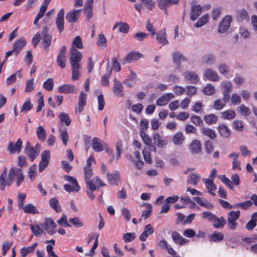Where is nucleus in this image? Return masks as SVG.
<instances>
[{"label":"nucleus","mask_w":257,"mask_h":257,"mask_svg":"<svg viewBox=\"0 0 257 257\" xmlns=\"http://www.w3.org/2000/svg\"><path fill=\"white\" fill-rule=\"evenodd\" d=\"M43 87L48 91H51L54 87V83L52 78H48L43 84Z\"/></svg>","instance_id":"338daca9"},{"label":"nucleus","mask_w":257,"mask_h":257,"mask_svg":"<svg viewBox=\"0 0 257 257\" xmlns=\"http://www.w3.org/2000/svg\"><path fill=\"white\" fill-rule=\"evenodd\" d=\"M226 103L223 100L216 99L214 102L213 108L217 110H220L224 108Z\"/></svg>","instance_id":"3c124183"},{"label":"nucleus","mask_w":257,"mask_h":257,"mask_svg":"<svg viewBox=\"0 0 257 257\" xmlns=\"http://www.w3.org/2000/svg\"><path fill=\"white\" fill-rule=\"evenodd\" d=\"M50 151L46 150L41 154V161L39 164V171L42 172L47 166L50 159Z\"/></svg>","instance_id":"9d476101"},{"label":"nucleus","mask_w":257,"mask_h":257,"mask_svg":"<svg viewBox=\"0 0 257 257\" xmlns=\"http://www.w3.org/2000/svg\"><path fill=\"white\" fill-rule=\"evenodd\" d=\"M92 149L97 152H101L103 150V147L101 144L100 140L98 138H94L91 143Z\"/></svg>","instance_id":"e433bc0d"},{"label":"nucleus","mask_w":257,"mask_h":257,"mask_svg":"<svg viewBox=\"0 0 257 257\" xmlns=\"http://www.w3.org/2000/svg\"><path fill=\"white\" fill-rule=\"evenodd\" d=\"M203 62L206 64L212 65L215 62V57L212 54H208L203 57Z\"/></svg>","instance_id":"4d7b16f0"},{"label":"nucleus","mask_w":257,"mask_h":257,"mask_svg":"<svg viewBox=\"0 0 257 257\" xmlns=\"http://www.w3.org/2000/svg\"><path fill=\"white\" fill-rule=\"evenodd\" d=\"M204 120L206 123L209 124L215 123L218 120V117L213 114L206 115L204 117Z\"/></svg>","instance_id":"de8ad7c7"},{"label":"nucleus","mask_w":257,"mask_h":257,"mask_svg":"<svg viewBox=\"0 0 257 257\" xmlns=\"http://www.w3.org/2000/svg\"><path fill=\"white\" fill-rule=\"evenodd\" d=\"M201 176L197 172L191 173L187 177V182L188 184L196 186L200 182Z\"/></svg>","instance_id":"aec40b11"},{"label":"nucleus","mask_w":257,"mask_h":257,"mask_svg":"<svg viewBox=\"0 0 257 257\" xmlns=\"http://www.w3.org/2000/svg\"><path fill=\"white\" fill-rule=\"evenodd\" d=\"M64 11L63 9H61L59 13H58L56 20V24L57 28L59 33H61L64 28Z\"/></svg>","instance_id":"9b49d317"},{"label":"nucleus","mask_w":257,"mask_h":257,"mask_svg":"<svg viewBox=\"0 0 257 257\" xmlns=\"http://www.w3.org/2000/svg\"><path fill=\"white\" fill-rule=\"evenodd\" d=\"M97 44L99 46L104 48L106 46V40L103 34H99L98 37Z\"/></svg>","instance_id":"e2e57ef3"},{"label":"nucleus","mask_w":257,"mask_h":257,"mask_svg":"<svg viewBox=\"0 0 257 257\" xmlns=\"http://www.w3.org/2000/svg\"><path fill=\"white\" fill-rule=\"evenodd\" d=\"M33 107V104L31 103L30 99L26 101L23 104L21 111L25 113L31 110Z\"/></svg>","instance_id":"680f3d73"},{"label":"nucleus","mask_w":257,"mask_h":257,"mask_svg":"<svg viewBox=\"0 0 257 257\" xmlns=\"http://www.w3.org/2000/svg\"><path fill=\"white\" fill-rule=\"evenodd\" d=\"M221 118L224 119H232L235 117V112L231 109H228L221 113Z\"/></svg>","instance_id":"79ce46f5"},{"label":"nucleus","mask_w":257,"mask_h":257,"mask_svg":"<svg viewBox=\"0 0 257 257\" xmlns=\"http://www.w3.org/2000/svg\"><path fill=\"white\" fill-rule=\"evenodd\" d=\"M22 143L23 142L20 139L18 140L15 145L12 142H9L8 146V150L10 153H19L22 149Z\"/></svg>","instance_id":"f8f14e48"},{"label":"nucleus","mask_w":257,"mask_h":257,"mask_svg":"<svg viewBox=\"0 0 257 257\" xmlns=\"http://www.w3.org/2000/svg\"><path fill=\"white\" fill-rule=\"evenodd\" d=\"M66 48L65 46H63L61 48L57 58V63L62 68H65L66 66Z\"/></svg>","instance_id":"6e6552de"},{"label":"nucleus","mask_w":257,"mask_h":257,"mask_svg":"<svg viewBox=\"0 0 257 257\" xmlns=\"http://www.w3.org/2000/svg\"><path fill=\"white\" fill-rule=\"evenodd\" d=\"M174 97V95L171 93H168L161 96L156 100V104L158 106H163L167 104L171 99Z\"/></svg>","instance_id":"dca6fc26"},{"label":"nucleus","mask_w":257,"mask_h":257,"mask_svg":"<svg viewBox=\"0 0 257 257\" xmlns=\"http://www.w3.org/2000/svg\"><path fill=\"white\" fill-rule=\"evenodd\" d=\"M51 40L52 37L50 35H45V36H43L41 44L46 51L49 50V47L51 44Z\"/></svg>","instance_id":"37998d69"},{"label":"nucleus","mask_w":257,"mask_h":257,"mask_svg":"<svg viewBox=\"0 0 257 257\" xmlns=\"http://www.w3.org/2000/svg\"><path fill=\"white\" fill-rule=\"evenodd\" d=\"M94 161L93 157L90 156L87 160L86 164L84 167V175L85 183L89 190L95 191L96 189V186L94 183L97 184L98 187L104 186L105 184L98 178V177H95L91 180L93 173L92 167V162Z\"/></svg>","instance_id":"f03ea898"},{"label":"nucleus","mask_w":257,"mask_h":257,"mask_svg":"<svg viewBox=\"0 0 257 257\" xmlns=\"http://www.w3.org/2000/svg\"><path fill=\"white\" fill-rule=\"evenodd\" d=\"M49 204L50 206L57 212H59L61 210V208L59 205V201L56 197L51 198L49 200Z\"/></svg>","instance_id":"a18cd8bd"},{"label":"nucleus","mask_w":257,"mask_h":257,"mask_svg":"<svg viewBox=\"0 0 257 257\" xmlns=\"http://www.w3.org/2000/svg\"><path fill=\"white\" fill-rule=\"evenodd\" d=\"M201 133L204 135L208 137L210 139L213 140L216 137L215 131L211 128L203 127L201 130Z\"/></svg>","instance_id":"ea45409f"},{"label":"nucleus","mask_w":257,"mask_h":257,"mask_svg":"<svg viewBox=\"0 0 257 257\" xmlns=\"http://www.w3.org/2000/svg\"><path fill=\"white\" fill-rule=\"evenodd\" d=\"M86 97L87 94L83 91H81L79 97V101L78 107L76 108V111H78L79 112H81L83 107L86 105Z\"/></svg>","instance_id":"b1692460"},{"label":"nucleus","mask_w":257,"mask_h":257,"mask_svg":"<svg viewBox=\"0 0 257 257\" xmlns=\"http://www.w3.org/2000/svg\"><path fill=\"white\" fill-rule=\"evenodd\" d=\"M111 73V70L109 69L107 73L105 74L101 78V82L103 86H108L109 84V77Z\"/></svg>","instance_id":"69168bd1"},{"label":"nucleus","mask_w":257,"mask_h":257,"mask_svg":"<svg viewBox=\"0 0 257 257\" xmlns=\"http://www.w3.org/2000/svg\"><path fill=\"white\" fill-rule=\"evenodd\" d=\"M155 35H156V40L160 44L163 45L168 44L169 42L166 38V29L158 31Z\"/></svg>","instance_id":"2eb2a0df"},{"label":"nucleus","mask_w":257,"mask_h":257,"mask_svg":"<svg viewBox=\"0 0 257 257\" xmlns=\"http://www.w3.org/2000/svg\"><path fill=\"white\" fill-rule=\"evenodd\" d=\"M31 229L33 234L36 236H39L43 232L42 229L41 228L39 224L36 225H31Z\"/></svg>","instance_id":"13d9d810"},{"label":"nucleus","mask_w":257,"mask_h":257,"mask_svg":"<svg viewBox=\"0 0 257 257\" xmlns=\"http://www.w3.org/2000/svg\"><path fill=\"white\" fill-rule=\"evenodd\" d=\"M70 58L71 66H81L80 64L82 58V54L74 47L71 49Z\"/></svg>","instance_id":"39448f33"},{"label":"nucleus","mask_w":257,"mask_h":257,"mask_svg":"<svg viewBox=\"0 0 257 257\" xmlns=\"http://www.w3.org/2000/svg\"><path fill=\"white\" fill-rule=\"evenodd\" d=\"M153 139L154 144L158 147L163 148L164 146L168 144V141L166 139L158 133L154 134Z\"/></svg>","instance_id":"4468645a"},{"label":"nucleus","mask_w":257,"mask_h":257,"mask_svg":"<svg viewBox=\"0 0 257 257\" xmlns=\"http://www.w3.org/2000/svg\"><path fill=\"white\" fill-rule=\"evenodd\" d=\"M81 10H72L69 12L66 16V20L70 23L76 22L79 19Z\"/></svg>","instance_id":"ddd939ff"},{"label":"nucleus","mask_w":257,"mask_h":257,"mask_svg":"<svg viewBox=\"0 0 257 257\" xmlns=\"http://www.w3.org/2000/svg\"><path fill=\"white\" fill-rule=\"evenodd\" d=\"M61 122H64L66 125L68 126L71 122V119H70L69 115L66 113L62 112L59 115Z\"/></svg>","instance_id":"09e8293b"},{"label":"nucleus","mask_w":257,"mask_h":257,"mask_svg":"<svg viewBox=\"0 0 257 257\" xmlns=\"http://www.w3.org/2000/svg\"><path fill=\"white\" fill-rule=\"evenodd\" d=\"M249 19V16L247 12L244 9L241 10L237 17V19L239 21H242L243 20H248Z\"/></svg>","instance_id":"774afa93"},{"label":"nucleus","mask_w":257,"mask_h":257,"mask_svg":"<svg viewBox=\"0 0 257 257\" xmlns=\"http://www.w3.org/2000/svg\"><path fill=\"white\" fill-rule=\"evenodd\" d=\"M252 205V202L250 200L245 201L242 203H238L234 204L233 207L234 208L240 207L242 209L246 210Z\"/></svg>","instance_id":"5fc2aeb1"},{"label":"nucleus","mask_w":257,"mask_h":257,"mask_svg":"<svg viewBox=\"0 0 257 257\" xmlns=\"http://www.w3.org/2000/svg\"><path fill=\"white\" fill-rule=\"evenodd\" d=\"M209 15L208 14H205L203 15L198 20L197 23L195 24V27L196 28L201 27L204 25L208 21Z\"/></svg>","instance_id":"8fccbe9b"},{"label":"nucleus","mask_w":257,"mask_h":257,"mask_svg":"<svg viewBox=\"0 0 257 257\" xmlns=\"http://www.w3.org/2000/svg\"><path fill=\"white\" fill-rule=\"evenodd\" d=\"M37 245V243H34L31 246L22 248L20 249V254L21 257H26L28 253L34 252Z\"/></svg>","instance_id":"473e14b6"},{"label":"nucleus","mask_w":257,"mask_h":257,"mask_svg":"<svg viewBox=\"0 0 257 257\" xmlns=\"http://www.w3.org/2000/svg\"><path fill=\"white\" fill-rule=\"evenodd\" d=\"M40 151V146L37 144L35 147H33L29 150H28L27 151L25 152V153L30 158L31 160L33 161L38 156Z\"/></svg>","instance_id":"a211bd4d"},{"label":"nucleus","mask_w":257,"mask_h":257,"mask_svg":"<svg viewBox=\"0 0 257 257\" xmlns=\"http://www.w3.org/2000/svg\"><path fill=\"white\" fill-rule=\"evenodd\" d=\"M116 29H118V31L119 32L126 34L128 31L130 27L125 22H117L115 23L113 27V30Z\"/></svg>","instance_id":"412c9836"},{"label":"nucleus","mask_w":257,"mask_h":257,"mask_svg":"<svg viewBox=\"0 0 257 257\" xmlns=\"http://www.w3.org/2000/svg\"><path fill=\"white\" fill-rule=\"evenodd\" d=\"M37 135L38 138L42 141L46 139V132L44 128L42 126H39L37 128Z\"/></svg>","instance_id":"864d4df0"},{"label":"nucleus","mask_w":257,"mask_h":257,"mask_svg":"<svg viewBox=\"0 0 257 257\" xmlns=\"http://www.w3.org/2000/svg\"><path fill=\"white\" fill-rule=\"evenodd\" d=\"M7 173L4 171L0 176V187L2 190H4L6 185L11 186L15 179L16 184L19 187L21 184L24 181L25 176L22 170L16 167H13L9 171L8 178L5 179Z\"/></svg>","instance_id":"f257e3e1"},{"label":"nucleus","mask_w":257,"mask_h":257,"mask_svg":"<svg viewBox=\"0 0 257 257\" xmlns=\"http://www.w3.org/2000/svg\"><path fill=\"white\" fill-rule=\"evenodd\" d=\"M193 199L196 201V202L198 204H199L202 207H204L209 209H211L213 208V204L208 201H202L201 198L199 197H194Z\"/></svg>","instance_id":"a19ab883"},{"label":"nucleus","mask_w":257,"mask_h":257,"mask_svg":"<svg viewBox=\"0 0 257 257\" xmlns=\"http://www.w3.org/2000/svg\"><path fill=\"white\" fill-rule=\"evenodd\" d=\"M59 91L61 93H76V89L74 85L64 84L60 86L58 88Z\"/></svg>","instance_id":"5701e85b"},{"label":"nucleus","mask_w":257,"mask_h":257,"mask_svg":"<svg viewBox=\"0 0 257 257\" xmlns=\"http://www.w3.org/2000/svg\"><path fill=\"white\" fill-rule=\"evenodd\" d=\"M130 74L124 81L123 83L128 87H133L137 81V74L133 71L130 70Z\"/></svg>","instance_id":"a878e982"},{"label":"nucleus","mask_w":257,"mask_h":257,"mask_svg":"<svg viewBox=\"0 0 257 257\" xmlns=\"http://www.w3.org/2000/svg\"><path fill=\"white\" fill-rule=\"evenodd\" d=\"M184 140V136L182 132H178L175 134L172 138V141L175 145H182Z\"/></svg>","instance_id":"58836bf2"},{"label":"nucleus","mask_w":257,"mask_h":257,"mask_svg":"<svg viewBox=\"0 0 257 257\" xmlns=\"http://www.w3.org/2000/svg\"><path fill=\"white\" fill-rule=\"evenodd\" d=\"M34 89V79L32 78L28 80L26 84L25 92L29 93Z\"/></svg>","instance_id":"0e129e2a"},{"label":"nucleus","mask_w":257,"mask_h":257,"mask_svg":"<svg viewBox=\"0 0 257 257\" xmlns=\"http://www.w3.org/2000/svg\"><path fill=\"white\" fill-rule=\"evenodd\" d=\"M154 232V228L152 225L149 224L145 226L144 231L141 234L140 239L141 241H145L149 235L153 234Z\"/></svg>","instance_id":"4be33fe9"},{"label":"nucleus","mask_w":257,"mask_h":257,"mask_svg":"<svg viewBox=\"0 0 257 257\" xmlns=\"http://www.w3.org/2000/svg\"><path fill=\"white\" fill-rule=\"evenodd\" d=\"M23 210L25 213L29 214H37L39 212L35 206L31 203L26 204L24 207Z\"/></svg>","instance_id":"c03bdc74"},{"label":"nucleus","mask_w":257,"mask_h":257,"mask_svg":"<svg viewBox=\"0 0 257 257\" xmlns=\"http://www.w3.org/2000/svg\"><path fill=\"white\" fill-rule=\"evenodd\" d=\"M191 5L190 20L194 21L201 14L202 7L200 5H197L194 1L191 2Z\"/></svg>","instance_id":"423d86ee"},{"label":"nucleus","mask_w":257,"mask_h":257,"mask_svg":"<svg viewBox=\"0 0 257 257\" xmlns=\"http://www.w3.org/2000/svg\"><path fill=\"white\" fill-rule=\"evenodd\" d=\"M72 70V80H76L81 77L80 70L81 66H71Z\"/></svg>","instance_id":"c9c22d12"},{"label":"nucleus","mask_w":257,"mask_h":257,"mask_svg":"<svg viewBox=\"0 0 257 257\" xmlns=\"http://www.w3.org/2000/svg\"><path fill=\"white\" fill-rule=\"evenodd\" d=\"M232 21V17L230 16L225 17L220 23L218 32L220 33L225 32L230 27Z\"/></svg>","instance_id":"0eeeda50"},{"label":"nucleus","mask_w":257,"mask_h":257,"mask_svg":"<svg viewBox=\"0 0 257 257\" xmlns=\"http://www.w3.org/2000/svg\"><path fill=\"white\" fill-rule=\"evenodd\" d=\"M206 187L207 189L208 192L212 196H215V193L214 192L216 191L217 188L214 183L213 181L210 179H203Z\"/></svg>","instance_id":"bb28decb"},{"label":"nucleus","mask_w":257,"mask_h":257,"mask_svg":"<svg viewBox=\"0 0 257 257\" xmlns=\"http://www.w3.org/2000/svg\"><path fill=\"white\" fill-rule=\"evenodd\" d=\"M213 226L215 228H223L226 224V220L223 216L218 218L215 216V219L212 220Z\"/></svg>","instance_id":"4c0bfd02"},{"label":"nucleus","mask_w":257,"mask_h":257,"mask_svg":"<svg viewBox=\"0 0 257 257\" xmlns=\"http://www.w3.org/2000/svg\"><path fill=\"white\" fill-rule=\"evenodd\" d=\"M142 54L138 52H132L128 54L123 59V63H131L139 59Z\"/></svg>","instance_id":"393cba45"},{"label":"nucleus","mask_w":257,"mask_h":257,"mask_svg":"<svg viewBox=\"0 0 257 257\" xmlns=\"http://www.w3.org/2000/svg\"><path fill=\"white\" fill-rule=\"evenodd\" d=\"M172 236L173 241L176 243H179L180 245H182L188 242L187 239L183 237L176 231H174L172 232Z\"/></svg>","instance_id":"72a5a7b5"},{"label":"nucleus","mask_w":257,"mask_h":257,"mask_svg":"<svg viewBox=\"0 0 257 257\" xmlns=\"http://www.w3.org/2000/svg\"><path fill=\"white\" fill-rule=\"evenodd\" d=\"M224 238L223 234L221 232H214L210 237V240L211 241H219L222 240Z\"/></svg>","instance_id":"6e6d98bb"},{"label":"nucleus","mask_w":257,"mask_h":257,"mask_svg":"<svg viewBox=\"0 0 257 257\" xmlns=\"http://www.w3.org/2000/svg\"><path fill=\"white\" fill-rule=\"evenodd\" d=\"M41 226L50 235H52L56 232V225L54 220L51 218H47L40 224Z\"/></svg>","instance_id":"20e7f679"},{"label":"nucleus","mask_w":257,"mask_h":257,"mask_svg":"<svg viewBox=\"0 0 257 257\" xmlns=\"http://www.w3.org/2000/svg\"><path fill=\"white\" fill-rule=\"evenodd\" d=\"M204 76L206 78L210 81H217L218 80V75L217 73L210 69H207L205 70Z\"/></svg>","instance_id":"c85d7f7f"},{"label":"nucleus","mask_w":257,"mask_h":257,"mask_svg":"<svg viewBox=\"0 0 257 257\" xmlns=\"http://www.w3.org/2000/svg\"><path fill=\"white\" fill-rule=\"evenodd\" d=\"M184 78L188 83L195 84L199 80L198 75L193 71H187L185 73Z\"/></svg>","instance_id":"6ab92c4d"},{"label":"nucleus","mask_w":257,"mask_h":257,"mask_svg":"<svg viewBox=\"0 0 257 257\" xmlns=\"http://www.w3.org/2000/svg\"><path fill=\"white\" fill-rule=\"evenodd\" d=\"M140 135L144 144L149 146L151 150L156 152V149L155 147L152 145L151 138L149 136H148L144 132L141 131Z\"/></svg>","instance_id":"2f4dec72"},{"label":"nucleus","mask_w":257,"mask_h":257,"mask_svg":"<svg viewBox=\"0 0 257 257\" xmlns=\"http://www.w3.org/2000/svg\"><path fill=\"white\" fill-rule=\"evenodd\" d=\"M158 3L159 8L164 10L166 14L168 15L167 9L170 6L168 0H158Z\"/></svg>","instance_id":"052dcab7"},{"label":"nucleus","mask_w":257,"mask_h":257,"mask_svg":"<svg viewBox=\"0 0 257 257\" xmlns=\"http://www.w3.org/2000/svg\"><path fill=\"white\" fill-rule=\"evenodd\" d=\"M219 134L225 138H228L230 135V131L228 127L223 124H219L218 127Z\"/></svg>","instance_id":"f704fd0d"},{"label":"nucleus","mask_w":257,"mask_h":257,"mask_svg":"<svg viewBox=\"0 0 257 257\" xmlns=\"http://www.w3.org/2000/svg\"><path fill=\"white\" fill-rule=\"evenodd\" d=\"M26 41L23 37L17 40L13 45L14 51H15V56H17L23 48L26 45Z\"/></svg>","instance_id":"f3484780"},{"label":"nucleus","mask_w":257,"mask_h":257,"mask_svg":"<svg viewBox=\"0 0 257 257\" xmlns=\"http://www.w3.org/2000/svg\"><path fill=\"white\" fill-rule=\"evenodd\" d=\"M173 62L177 64L179 67L180 66L181 62L187 60L186 58L183 55L179 52H175L172 55Z\"/></svg>","instance_id":"cd10ccee"},{"label":"nucleus","mask_w":257,"mask_h":257,"mask_svg":"<svg viewBox=\"0 0 257 257\" xmlns=\"http://www.w3.org/2000/svg\"><path fill=\"white\" fill-rule=\"evenodd\" d=\"M221 181L228 188L233 190V183L228 178H227L225 175H221L219 177Z\"/></svg>","instance_id":"bf43d9fd"},{"label":"nucleus","mask_w":257,"mask_h":257,"mask_svg":"<svg viewBox=\"0 0 257 257\" xmlns=\"http://www.w3.org/2000/svg\"><path fill=\"white\" fill-rule=\"evenodd\" d=\"M108 182L111 185L117 184V181L119 180V175L118 172L107 174Z\"/></svg>","instance_id":"7c9ffc66"},{"label":"nucleus","mask_w":257,"mask_h":257,"mask_svg":"<svg viewBox=\"0 0 257 257\" xmlns=\"http://www.w3.org/2000/svg\"><path fill=\"white\" fill-rule=\"evenodd\" d=\"M64 178L65 180L71 183L74 185V189L75 191L77 192L79 190L80 186H79L76 179H75L73 177L68 175H65L64 176Z\"/></svg>","instance_id":"49530a36"},{"label":"nucleus","mask_w":257,"mask_h":257,"mask_svg":"<svg viewBox=\"0 0 257 257\" xmlns=\"http://www.w3.org/2000/svg\"><path fill=\"white\" fill-rule=\"evenodd\" d=\"M240 216V211H231L227 214V225L228 228L231 230H234L236 228L238 223L236 221L239 219Z\"/></svg>","instance_id":"7ed1b4c3"},{"label":"nucleus","mask_w":257,"mask_h":257,"mask_svg":"<svg viewBox=\"0 0 257 257\" xmlns=\"http://www.w3.org/2000/svg\"><path fill=\"white\" fill-rule=\"evenodd\" d=\"M190 149L193 154H198L201 151V144L199 141L194 140L190 145Z\"/></svg>","instance_id":"c756f323"},{"label":"nucleus","mask_w":257,"mask_h":257,"mask_svg":"<svg viewBox=\"0 0 257 257\" xmlns=\"http://www.w3.org/2000/svg\"><path fill=\"white\" fill-rule=\"evenodd\" d=\"M203 92L206 95H212L215 93V89L213 85L209 84L203 88Z\"/></svg>","instance_id":"603ef678"},{"label":"nucleus","mask_w":257,"mask_h":257,"mask_svg":"<svg viewBox=\"0 0 257 257\" xmlns=\"http://www.w3.org/2000/svg\"><path fill=\"white\" fill-rule=\"evenodd\" d=\"M113 81V92L117 97H123L124 95V92L122 83L116 78L114 79Z\"/></svg>","instance_id":"1a4fd4ad"}]
</instances>
